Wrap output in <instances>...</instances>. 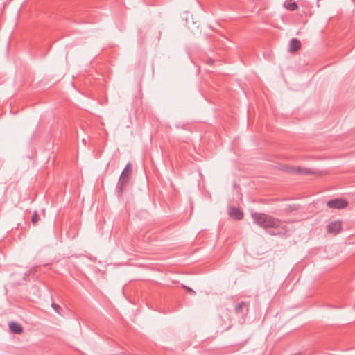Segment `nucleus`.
<instances>
[{"instance_id": "3", "label": "nucleus", "mask_w": 355, "mask_h": 355, "mask_svg": "<svg viewBox=\"0 0 355 355\" xmlns=\"http://www.w3.org/2000/svg\"><path fill=\"white\" fill-rule=\"evenodd\" d=\"M327 205L331 209H344L347 207L348 202L344 199L336 198L329 200Z\"/></svg>"}, {"instance_id": "5", "label": "nucleus", "mask_w": 355, "mask_h": 355, "mask_svg": "<svg viewBox=\"0 0 355 355\" xmlns=\"http://www.w3.org/2000/svg\"><path fill=\"white\" fill-rule=\"evenodd\" d=\"M229 214L230 217L236 220H241L243 218V212L239 208L236 207L230 208Z\"/></svg>"}, {"instance_id": "15", "label": "nucleus", "mask_w": 355, "mask_h": 355, "mask_svg": "<svg viewBox=\"0 0 355 355\" xmlns=\"http://www.w3.org/2000/svg\"><path fill=\"white\" fill-rule=\"evenodd\" d=\"M213 62V60H209V63L211 64Z\"/></svg>"}, {"instance_id": "12", "label": "nucleus", "mask_w": 355, "mask_h": 355, "mask_svg": "<svg viewBox=\"0 0 355 355\" xmlns=\"http://www.w3.org/2000/svg\"><path fill=\"white\" fill-rule=\"evenodd\" d=\"M38 220H39V216H38L37 212L35 211V213L33 214V215L31 217L32 223L33 225H36V223L38 222Z\"/></svg>"}, {"instance_id": "1", "label": "nucleus", "mask_w": 355, "mask_h": 355, "mask_svg": "<svg viewBox=\"0 0 355 355\" xmlns=\"http://www.w3.org/2000/svg\"><path fill=\"white\" fill-rule=\"evenodd\" d=\"M252 217L254 223L263 228H276L281 224L279 219L263 213H253Z\"/></svg>"}, {"instance_id": "10", "label": "nucleus", "mask_w": 355, "mask_h": 355, "mask_svg": "<svg viewBox=\"0 0 355 355\" xmlns=\"http://www.w3.org/2000/svg\"><path fill=\"white\" fill-rule=\"evenodd\" d=\"M51 307L54 309V311L58 314H61L62 308L57 304L52 303Z\"/></svg>"}, {"instance_id": "2", "label": "nucleus", "mask_w": 355, "mask_h": 355, "mask_svg": "<svg viewBox=\"0 0 355 355\" xmlns=\"http://www.w3.org/2000/svg\"><path fill=\"white\" fill-rule=\"evenodd\" d=\"M131 174L132 164L129 162L126 164L125 168L123 170L118 182L117 188L119 189V192L121 193L123 192V188L126 186L128 182L129 181Z\"/></svg>"}, {"instance_id": "8", "label": "nucleus", "mask_w": 355, "mask_h": 355, "mask_svg": "<svg viewBox=\"0 0 355 355\" xmlns=\"http://www.w3.org/2000/svg\"><path fill=\"white\" fill-rule=\"evenodd\" d=\"M9 328L12 333L16 334H20L23 331L21 326L17 322H12L9 323Z\"/></svg>"}, {"instance_id": "16", "label": "nucleus", "mask_w": 355, "mask_h": 355, "mask_svg": "<svg viewBox=\"0 0 355 355\" xmlns=\"http://www.w3.org/2000/svg\"><path fill=\"white\" fill-rule=\"evenodd\" d=\"M294 355H302V354L299 353V354H295Z\"/></svg>"}, {"instance_id": "13", "label": "nucleus", "mask_w": 355, "mask_h": 355, "mask_svg": "<svg viewBox=\"0 0 355 355\" xmlns=\"http://www.w3.org/2000/svg\"><path fill=\"white\" fill-rule=\"evenodd\" d=\"M184 288L191 295H195L196 294V291H193L192 288L188 287V286H184Z\"/></svg>"}, {"instance_id": "7", "label": "nucleus", "mask_w": 355, "mask_h": 355, "mask_svg": "<svg viewBox=\"0 0 355 355\" xmlns=\"http://www.w3.org/2000/svg\"><path fill=\"white\" fill-rule=\"evenodd\" d=\"M301 47V42L295 38H293L289 43V51L291 52H295Z\"/></svg>"}, {"instance_id": "4", "label": "nucleus", "mask_w": 355, "mask_h": 355, "mask_svg": "<svg viewBox=\"0 0 355 355\" xmlns=\"http://www.w3.org/2000/svg\"><path fill=\"white\" fill-rule=\"evenodd\" d=\"M342 230V223L340 220L331 222L327 226V231L329 234H338Z\"/></svg>"}, {"instance_id": "9", "label": "nucleus", "mask_w": 355, "mask_h": 355, "mask_svg": "<svg viewBox=\"0 0 355 355\" xmlns=\"http://www.w3.org/2000/svg\"><path fill=\"white\" fill-rule=\"evenodd\" d=\"M284 7L290 11L296 10L298 8V6L296 2H293L287 4L286 2H284L283 4Z\"/></svg>"}, {"instance_id": "6", "label": "nucleus", "mask_w": 355, "mask_h": 355, "mask_svg": "<svg viewBox=\"0 0 355 355\" xmlns=\"http://www.w3.org/2000/svg\"><path fill=\"white\" fill-rule=\"evenodd\" d=\"M249 309V303L245 302H241L238 303L234 308L235 312L237 314H241L243 313L244 310H245L246 312L248 311Z\"/></svg>"}, {"instance_id": "11", "label": "nucleus", "mask_w": 355, "mask_h": 355, "mask_svg": "<svg viewBox=\"0 0 355 355\" xmlns=\"http://www.w3.org/2000/svg\"><path fill=\"white\" fill-rule=\"evenodd\" d=\"M297 173H304V174H312L313 173L310 169L308 168H300L297 169Z\"/></svg>"}, {"instance_id": "14", "label": "nucleus", "mask_w": 355, "mask_h": 355, "mask_svg": "<svg viewBox=\"0 0 355 355\" xmlns=\"http://www.w3.org/2000/svg\"><path fill=\"white\" fill-rule=\"evenodd\" d=\"M297 209V207L295 205H290L287 210H295Z\"/></svg>"}]
</instances>
